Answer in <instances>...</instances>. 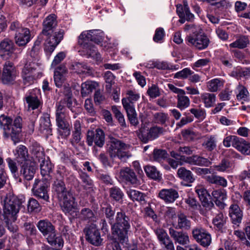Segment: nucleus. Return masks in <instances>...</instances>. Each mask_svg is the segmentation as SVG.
I'll return each mask as SVG.
<instances>
[{"mask_svg":"<svg viewBox=\"0 0 250 250\" xmlns=\"http://www.w3.org/2000/svg\"><path fill=\"white\" fill-rule=\"evenodd\" d=\"M177 106L179 108H186L189 105V99L185 95H177Z\"/></svg>","mask_w":250,"mask_h":250,"instance_id":"obj_63","label":"nucleus"},{"mask_svg":"<svg viewBox=\"0 0 250 250\" xmlns=\"http://www.w3.org/2000/svg\"><path fill=\"white\" fill-rule=\"evenodd\" d=\"M224 82L220 79H214L208 83V90L211 92H216L223 86Z\"/></svg>","mask_w":250,"mask_h":250,"instance_id":"obj_49","label":"nucleus"},{"mask_svg":"<svg viewBox=\"0 0 250 250\" xmlns=\"http://www.w3.org/2000/svg\"><path fill=\"white\" fill-rule=\"evenodd\" d=\"M140 97V94L135 89L127 90L126 97L124 98L122 100L125 109H135L133 103L138 101Z\"/></svg>","mask_w":250,"mask_h":250,"instance_id":"obj_19","label":"nucleus"},{"mask_svg":"<svg viewBox=\"0 0 250 250\" xmlns=\"http://www.w3.org/2000/svg\"><path fill=\"white\" fill-rule=\"evenodd\" d=\"M26 101L29 108L35 109L40 107L41 102L36 96L30 95L26 98Z\"/></svg>","mask_w":250,"mask_h":250,"instance_id":"obj_52","label":"nucleus"},{"mask_svg":"<svg viewBox=\"0 0 250 250\" xmlns=\"http://www.w3.org/2000/svg\"><path fill=\"white\" fill-rule=\"evenodd\" d=\"M236 97L238 100L246 101L248 99L249 92L243 85L239 84L237 87Z\"/></svg>","mask_w":250,"mask_h":250,"instance_id":"obj_55","label":"nucleus"},{"mask_svg":"<svg viewBox=\"0 0 250 250\" xmlns=\"http://www.w3.org/2000/svg\"><path fill=\"white\" fill-rule=\"evenodd\" d=\"M144 170L146 175L154 180H159L161 178V175L159 171L154 166H146L144 167Z\"/></svg>","mask_w":250,"mask_h":250,"instance_id":"obj_48","label":"nucleus"},{"mask_svg":"<svg viewBox=\"0 0 250 250\" xmlns=\"http://www.w3.org/2000/svg\"><path fill=\"white\" fill-rule=\"evenodd\" d=\"M212 195L215 199L216 205L220 208H224V201L226 199L227 196L223 189H218L212 191Z\"/></svg>","mask_w":250,"mask_h":250,"instance_id":"obj_33","label":"nucleus"},{"mask_svg":"<svg viewBox=\"0 0 250 250\" xmlns=\"http://www.w3.org/2000/svg\"><path fill=\"white\" fill-rule=\"evenodd\" d=\"M235 148L243 154H250V143L242 138H239Z\"/></svg>","mask_w":250,"mask_h":250,"instance_id":"obj_42","label":"nucleus"},{"mask_svg":"<svg viewBox=\"0 0 250 250\" xmlns=\"http://www.w3.org/2000/svg\"><path fill=\"white\" fill-rule=\"evenodd\" d=\"M6 161L7 163L8 167L13 176L16 178H18L19 175L17 163L15 160H13L11 158H7L6 159Z\"/></svg>","mask_w":250,"mask_h":250,"instance_id":"obj_57","label":"nucleus"},{"mask_svg":"<svg viewBox=\"0 0 250 250\" xmlns=\"http://www.w3.org/2000/svg\"><path fill=\"white\" fill-rule=\"evenodd\" d=\"M80 178L82 180L84 188L90 189L92 188L93 186V181L86 173L81 172Z\"/></svg>","mask_w":250,"mask_h":250,"instance_id":"obj_64","label":"nucleus"},{"mask_svg":"<svg viewBox=\"0 0 250 250\" xmlns=\"http://www.w3.org/2000/svg\"><path fill=\"white\" fill-rule=\"evenodd\" d=\"M104 34L103 31L93 29L83 31L79 36L78 42L81 45L83 55L91 57L97 61L101 59V55L98 52L95 45L91 42L99 44L104 42Z\"/></svg>","mask_w":250,"mask_h":250,"instance_id":"obj_1","label":"nucleus"},{"mask_svg":"<svg viewBox=\"0 0 250 250\" xmlns=\"http://www.w3.org/2000/svg\"><path fill=\"white\" fill-rule=\"evenodd\" d=\"M126 193L129 198L133 201L146 202V195L139 191L130 189L127 191Z\"/></svg>","mask_w":250,"mask_h":250,"instance_id":"obj_39","label":"nucleus"},{"mask_svg":"<svg viewBox=\"0 0 250 250\" xmlns=\"http://www.w3.org/2000/svg\"><path fill=\"white\" fill-rule=\"evenodd\" d=\"M195 191L198 196L203 207L210 209L213 206L210 196L206 189L202 185H197L195 188Z\"/></svg>","mask_w":250,"mask_h":250,"instance_id":"obj_20","label":"nucleus"},{"mask_svg":"<svg viewBox=\"0 0 250 250\" xmlns=\"http://www.w3.org/2000/svg\"><path fill=\"white\" fill-rule=\"evenodd\" d=\"M188 42L198 50H203L208 47L209 40L204 33H193L187 38Z\"/></svg>","mask_w":250,"mask_h":250,"instance_id":"obj_9","label":"nucleus"},{"mask_svg":"<svg viewBox=\"0 0 250 250\" xmlns=\"http://www.w3.org/2000/svg\"><path fill=\"white\" fill-rule=\"evenodd\" d=\"M153 155L154 160L161 163L163 160L167 159L168 154L165 150L155 149L153 150Z\"/></svg>","mask_w":250,"mask_h":250,"instance_id":"obj_51","label":"nucleus"},{"mask_svg":"<svg viewBox=\"0 0 250 250\" xmlns=\"http://www.w3.org/2000/svg\"><path fill=\"white\" fill-rule=\"evenodd\" d=\"M109 196L112 200L116 202H120L122 200L124 197V193L122 190L118 187H113L109 190Z\"/></svg>","mask_w":250,"mask_h":250,"instance_id":"obj_44","label":"nucleus"},{"mask_svg":"<svg viewBox=\"0 0 250 250\" xmlns=\"http://www.w3.org/2000/svg\"><path fill=\"white\" fill-rule=\"evenodd\" d=\"M12 121L10 117L4 114L0 116V128L3 130V132L13 124Z\"/></svg>","mask_w":250,"mask_h":250,"instance_id":"obj_59","label":"nucleus"},{"mask_svg":"<svg viewBox=\"0 0 250 250\" xmlns=\"http://www.w3.org/2000/svg\"><path fill=\"white\" fill-rule=\"evenodd\" d=\"M206 180L211 184H214L217 185L226 187L227 186V181L224 177L212 174L206 177Z\"/></svg>","mask_w":250,"mask_h":250,"instance_id":"obj_40","label":"nucleus"},{"mask_svg":"<svg viewBox=\"0 0 250 250\" xmlns=\"http://www.w3.org/2000/svg\"><path fill=\"white\" fill-rule=\"evenodd\" d=\"M211 164V162L207 158L197 155L192 156L191 165H197L202 167H208Z\"/></svg>","mask_w":250,"mask_h":250,"instance_id":"obj_43","label":"nucleus"},{"mask_svg":"<svg viewBox=\"0 0 250 250\" xmlns=\"http://www.w3.org/2000/svg\"><path fill=\"white\" fill-rule=\"evenodd\" d=\"M56 120L58 126H65L69 124L67 119V115L65 111L57 110L56 113Z\"/></svg>","mask_w":250,"mask_h":250,"instance_id":"obj_47","label":"nucleus"},{"mask_svg":"<svg viewBox=\"0 0 250 250\" xmlns=\"http://www.w3.org/2000/svg\"><path fill=\"white\" fill-rule=\"evenodd\" d=\"M154 232L161 245L163 246L166 250H175L172 241L167 231L162 228H157Z\"/></svg>","mask_w":250,"mask_h":250,"instance_id":"obj_16","label":"nucleus"},{"mask_svg":"<svg viewBox=\"0 0 250 250\" xmlns=\"http://www.w3.org/2000/svg\"><path fill=\"white\" fill-rule=\"evenodd\" d=\"M104 133L102 129L98 128L95 131L87 132L86 142L89 146H92L94 143L96 146L102 147L104 144Z\"/></svg>","mask_w":250,"mask_h":250,"instance_id":"obj_15","label":"nucleus"},{"mask_svg":"<svg viewBox=\"0 0 250 250\" xmlns=\"http://www.w3.org/2000/svg\"><path fill=\"white\" fill-rule=\"evenodd\" d=\"M169 234L175 243L182 245H186L189 243V237L186 232L182 231H178L171 227L169 229Z\"/></svg>","mask_w":250,"mask_h":250,"instance_id":"obj_25","label":"nucleus"},{"mask_svg":"<svg viewBox=\"0 0 250 250\" xmlns=\"http://www.w3.org/2000/svg\"><path fill=\"white\" fill-rule=\"evenodd\" d=\"M191 222L187 216L181 213L178 215L177 224L176 229L187 230L190 228Z\"/></svg>","mask_w":250,"mask_h":250,"instance_id":"obj_34","label":"nucleus"},{"mask_svg":"<svg viewBox=\"0 0 250 250\" xmlns=\"http://www.w3.org/2000/svg\"><path fill=\"white\" fill-rule=\"evenodd\" d=\"M98 86V83L94 81H87L81 85V94L83 97L88 96Z\"/></svg>","mask_w":250,"mask_h":250,"instance_id":"obj_31","label":"nucleus"},{"mask_svg":"<svg viewBox=\"0 0 250 250\" xmlns=\"http://www.w3.org/2000/svg\"><path fill=\"white\" fill-rule=\"evenodd\" d=\"M83 231L88 242L95 246L102 245L103 239L101 238L99 230L95 225H91L85 227Z\"/></svg>","mask_w":250,"mask_h":250,"instance_id":"obj_11","label":"nucleus"},{"mask_svg":"<svg viewBox=\"0 0 250 250\" xmlns=\"http://www.w3.org/2000/svg\"><path fill=\"white\" fill-rule=\"evenodd\" d=\"M202 98L207 108L212 107L215 101V96L214 94L204 93L202 95Z\"/></svg>","mask_w":250,"mask_h":250,"instance_id":"obj_53","label":"nucleus"},{"mask_svg":"<svg viewBox=\"0 0 250 250\" xmlns=\"http://www.w3.org/2000/svg\"><path fill=\"white\" fill-rule=\"evenodd\" d=\"M47 188V186L42 182L36 179L32 188V191L35 196L47 202L49 198Z\"/></svg>","mask_w":250,"mask_h":250,"instance_id":"obj_23","label":"nucleus"},{"mask_svg":"<svg viewBox=\"0 0 250 250\" xmlns=\"http://www.w3.org/2000/svg\"><path fill=\"white\" fill-rule=\"evenodd\" d=\"M31 38L30 31L27 28L23 29L15 34V42L19 46H25L30 41Z\"/></svg>","mask_w":250,"mask_h":250,"instance_id":"obj_27","label":"nucleus"},{"mask_svg":"<svg viewBox=\"0 0 250 250\" xmlns=\"http://www.w3.org/2000/svg\"><path fill=\"white\" fill-rule=\"evenodd\" d=\"M13 152L18 163L22 164L23 162H28L29 154L25 146L21 145L18 146Z\"/></svg>","mask_w":250,"mask_h":250,"instance_id":"obj_29","label":"nucleus"},{"mask_svg":"<svg viewBox=\"0 0 250 250\" xmlns=\"http://www.w3.org/2000/svg\"><path fill=\"white\" fill-rule=\"evenodd\" d=\"M108 146L107 151L111 159L118 158L121 159L126 156L124 150L128 148V146L121 141L110 137Z\"/></svg>","mask_w":250,"mask_h":250,"instance_id":"obj_7","label":"nucleus"},{"mask_svg":"<svg viewBox=\"0 0 250 250\" xmlns=\"http://www.w3.org/2000/svg\"><path fill=\"white\" fill-rule=\"evenodd\" d=\"M67 72V69L64 64L56 67L54 72V80L56 86L60 87L62 85Z\"/></svg>","mask_w":250,"mask_h":250,"instance_id":"obj_26","label":"nucleus"},{"mask_svg":"<svg viewBox=\"0 0 250 250\" xmlns=\"http://www.w3.org/2000/svg\"><path fill=\"white\" fill-rule=\"evenodd\" d=\"M158 197L167 204L174 202L179 197L178 191L172 188H163L160 190Z\"/></svg>","mask_w":250,"mask_h":250,"instance_id":"obj_22","label":"nucleus"},{"mask_svg":"<svg viewBox=\"0 0 250 250\" xmlns=\"http://www.w3.org/2000/svg\"><path fill=\"white\" fill-rule=\"evenodd\" d=\"M32 154L35 158L36 161L40 162L45 159V154L43 148L37 143L33 144L31 149Z\"/></svg>","mask_w":250,"mask_h":250,"instance_id":"obj_37","label":"nucleus"},{"mask_svg":"<svg viewBox=\"0 0 250 250\" xmlns=\"http://www.w3.org/2000/svg\"><path fill=\"white\" fill-rule=\"evenodd\" d=\"M13 42L8 39H4L0 42V56L4 59H15L17 54L15 53Z\"/></svg>","mask_w":250,"mask_h":250,"instance_id":"obj_13","label":"nucleus"},{"mask_svg":"<svg viewBox=\"0 0 250 250\" xmlns=\"http://www.w3.org/2000/svg\"><path fill=\"white\" fill-rule=\"evenodd\" d=\"M17 75V71L14 64L9 61L5 62L3 66L2 80L4 83H8L14 80Z\"/></svg>","mask_w":250,"mask_h":250,"instance_id":"obj_21","label":"nucleus"},{"mask_svg":"<svg viewBox=\"0 0 250 250\" xmlns=\"http://www.w3.org/2000/svg\"><path fill=\"white\" fill-rule=\"evenodd\" d=\"M104 213L106 218L111 226L115 221V211L110 205H108L105 207H103L102 209Z\"/></svg>","mask_w":250,"mask_h":250,"instance_id":"obj_45","label":"nucleus"},{"mask_svg":"<svg viewBox=\"0 0 250 250\" xmlns=\"http://www.w3.org/2000/svg\"><path fill=\"white\" fill-rule=\"evenodd\" d=\"M37 227L47 242L52 246L62 247L63 241L61 236H57L55 226L48 220H40Z\"/></svg>","mask_w":250,"mask_h":250,"instance_id":"obj_4","label":"nucleus"},{"mask_svg":"<svg viewBox=\"0 0 250 250\" xmlns=\"http://www.w3.org/2000/svg\"><path fill=\"white\" fill-rule=\"evenodd\" d=\"M16 220L13 219L12 217H3V221L5 224V227L12 233H16L18 230V226L14 224Z\"/></svg>","mask_w":250,"mask_h":250,"instance_id":"obj_56","label":"nucleus"},{"mask_svg":"<svg viewBox=\"0 0 250 250\" xmlns=\"http://www.w3.org/2000/svg\"><path fill=\"white\" fill-rule=\"evenodd\" d=\"M42 41H45L44 38L39 35L33 46L29 52V54L32 58H36L38 55L40 49V44Z\"/></svg>","mask_w":250,"mask_h":250,"instance_id":"obj_50","label":"nucleus"},{"mask_svg":"<svg viewBox=\"0 0 250 250\" xmlns=\"http://www.w3.org/2000/svg\"><path fill=\"white\" fill-rule=\"evenodd\" d=\"M229 215L234 228L239 227L243 219V211L236 204H232L229 208Z\"/></svg>","mask_w":250,"mask_h":250,"instance_id":"obj_17","label":"nucleus"},{"mask_svg":"<svg viewBox=\"0 0 250 250\" xmlns=\"http://www.w3.org/2000/svg\"><path fill=\"white\" fill-rule=\"evenodd\" d=\"M74 130L72 133V138L70 142L73 146L78 144L81 139V126L80 121H76L74 125Z\"/></svg>","mask_w":250,"mask_h":250,"instance_id":"obj_38","label":"nucleus"},{"mask_svg":"<svg viewBox=\"0 0 250 250\" xmlns=\"http://www.w3.org/2000/svg\"><path fill=\"white\" fill-rule=\"evenodd\" d=\"M22 126V118L20 116L16 117L10 127L3 132L4 138L5 139L10 138L14 144L16 145L20 141Z\"/></svg>","mask_w":250,"mask_h":250,"instance_id":"obj_8","label":"nucleus"},{"mask_svg":"<svg viewBox=\"0 0 250 250\" xmlns=\"http://www.w3.org/2000/svg\"><path fill=\"white\" fill-rule=\"evenodd\" d=\"M130 218L121 210L116 213L115 219L111 226V233L122 244L128 241L130 229Z\"/></svg>","mask_w":250,"mask_h":250,"instance_id":"obj_2","label":"nucleus"},{"mask_svg":"<svg viewBox=\"0 0 250 250\" xmlns=\"http://www.w3.org/2000/svg\"><path fill=\"white\" fill-rule=\"evenodd\" d=\"M39 14V9H35L33 12L28 17L27 19V23L29 27L33 28L37 27L40 21Z\"/></svg>","mask_w":250,"mask_h":250,"instance_id":"obj_41","label":"nucleus"},{"mask_svg":"<svg viewBox=\"0 0 250 250\" xmlns=\"http://www.w3.org/2000/svg\"><path fill=\"white\" fill-rule=\"evenodd\" d=\"M21 204V201L16 196L10 193L7 194L4 201L3 217H12L13 219L17 220L16 215Z\"/></svg>","mask_w":250,"mask_h":250,"instance_id":"obj_6","label":"nucleus"},{"mask_svg":"<svg viewBox=\"0 0 250 250\" xmlns=\"http://www.w3.org/2000/svg\"><path fill=\"white\" fill-rule=\"evenodd\" d=\"M177 174L180 179L188 183H192L195 180L191 171L187 169L185 167L179 168L177 171Z\"/></svg>","mask_w":250,"mask_h":250,"instance_id":"obj_35","label":"nucleus"},{"mask_svg":"<svg viewBox=\"0 0 250 250\" xmlns=\"http://www.w3.org/2000/svg\"><path fill=\"white\" fill-rule=\"evenodd\" d=\"M61 202V208L66 214L74 216L77 212V204L71 193L59 199Z\"/></svg>","mask_w":250,"mask_h":250,"instance_id":"obj_10","label":"nucleus"},{"mask_svg":"<svg viewBox=\"0 0 250 250\" xmlns=\"http://www.w3.org/2000/svg\"><path fill=\"white\" fill-rule=\"evenodd\" d=\"M192 234L196 241L204 247H208L211 244V235L203 228H194L192 230Z\"/></svg>","mask_w":250,"mask_h":250,"instance_id":"obj_12","label":"nucleus"},{"mask_svg":"<svg viewBox=\"0 0 250 250\" xmlns=\"http://www.w3.org/2000/svg\"><path fill=\"white\" fill-rule=\"evenodd\" d=\"M56 24V16L53 14L49 15L43 21V28L40 35L44 38L45 44L53 47H55L60 42L63 37V31L62 30L55 32L52 35Z\"/></svg>","mask_w":250,"mask_h":250,"instance_id":"obj_3","label":"nucleus"},{"mask_svg":"<svg viewBox=\"0 0 250 250\" xmlns=\"http://www.w3.org/2000/svg\"><path fill=\"white\" fill-rule=\"evenodd\" d=\"M53 189L59 199L71 193L69 191L66 189L65 185L62 179H56L54 181L53 184Z\"/></svg>","mask_w":250,"mask_h":250,"instance_id":"obj_28","label":"nucleus"},{"mask_svg":"<svg viewBox=\"0 0 250 250\" xmlns=\"http://www.w3.org/2000/svg\"><path fill=\"white\" fill-rule=\"evenodd\" d=\"M249 43L248 38L246 36H242L237 39L235 42L230 43L229 47L230 48L243 49L247 47Z\"/></svg>","mask_w":250,"mask_h":250,"instance_id":"obj_46","label":"nucleus"},{"mask_svg":"<svg viewBox=\"0 0 250 250\" xmlns=\"http://www.w3.org/2000/svg\"><path fill=\"white\" fill-rule=\"evenodd\" d=\"M80 217L83 220L94 221L95 216L93 211L88 208H83L80 213Z\"/></svg>","mask_w":250,"mask_h":250,"instance_id":"obj_58","label":"nucleus"},{"mask_svg":"<svg viewBox=\"0 0 250 250\" xmlns=\"http://www.w3.org/2000/svg\"><path fill=\"white\" fill-rule=\"evenodd\" d=\"M219 60L225 67L230 68L232 66V60L228 53L223 52L219 57Z\"/></svg>","mask_w":250,"mask_h":250,"instance_id":"obj_60","label":"nucleus"},{"mask_svg":"<svg viewBox=\"0 0 250 250\" xmlns=\"http://www.w3.org/2000/svg\"><path fill=\"white\" fill-rule=\"evenodd\" d=\"M164 129L163 128L157 126H154L150 128L147 134L144 133V128L142 127L140 129V134H138V137L141 140L146 143L150 140H153L159 137L163 133Z\"/></svg>","mask_w":250,"mask_h":250,"instance_id":"obj_18","label":"nucleus"},{"mask_svg":"<svg viewBox=\"0 0 250 250\" xmlns=\"http://www.w3.org/2000/svg\"><path fill=\"white\" fill-rule=\"evenodd\" d=\"M36 170L34 162H26L21 166L20 175L27 181L31 180L34 177Z\"/></svg>","mask_w":250,"mask_h":250,"instance_id":"obj_24","label":"nucleus"},{"mask_svg":"<svg viewBox=\"0 0 250 250\" xmlns=\"http://www.w3.org/2000/svg\"><path fill=\"white\" fill-rule=\"evenodd\" d=\"M41 173L42 176H49L53 171V165L49 160L45 159L40 161Z\"/></svg>","mask_w":250,"mask_h":250,"instance_id":"obj_36","label":"nucleus"},{"mask_svg":"<svg viewBox=\"0 0 250 250\" xmlns=\"http://www.w3.org/2000/svg\"><path fill=\"white\" fill-rule=\"evenodd\" d=\"M212 223L221 232L223 231L225 220L222 213L220 212L217 214L213 219Z\"/></svg>","mask_w":250,"mask_h":250,"instance_id":"obj_54","label":"nucleus"},{"mask_svg":"<svg viewBox=\"0 0 250 250\" xmlns=\"http://www.w3.org/2000/svg\"><path fill=\"white\" fill-rule=\"evenodd\" d=\"M43 68L42 64L28 61L25 63L22 70V77L25 85H29L34 80L42 76Z\"/></svg>","mask_w":250,"mask_h":250,"instance_id":"obj_5","label":"nucleus"},{"mask_svg":"<svg viewBox=\"0 0 250 250\" xmlns=\"http://www.w3.org/2000/svg\"><path fill=\"white\" fill-rule=\"evenodd\" d=\"M74 70L79 74H83L88 72L89 67L83 62H75L73 65Z\"/></svg>","mask_w":250,"mask_h":250,"instance_id":"obj_62","label":"nucleus"},{"mask_svg":"<svg viewBox=\"0 0 250 250\" xmlns=\"http://www.w3.org/2000/svg\"><path fill=\"white\" fill-rule=\"evenodd\" d=\"M239 137L236 136H229L225 138L223 140V145L226 147H230L231 145L235 148L239 140Z\"/></svg>","mask_w":250,"mask_h":250,"instance_id":"obj_61","label":"nucleus"},{"mask_svg":"<svg viewBox=\"0 0 250 250\" xmlns=\"http://www.w3.org/2000/svg\"><path fill=\"white\" fill-rule=\"evenodd\" d=\"M51 125L50 120V115L45 113L41 118L40 130L41 132L46 136L52 135Z\"/></svg>","mask_w":250,"mask_h":250,"instance_id":"obj_30","label":"nucleus"},{"mask_svg":"<svg viewBox=\"0 0 250 250\" xmlns=\"http://www.w3.org/2000/svg\"><path fill=\"white\" fill-rule=\"evenodd\" d=\"M202 147L208 151H212L215 149L217 146V140L213 135L205 137L202 143Z\"/></svg>","mask_w":250,"mask_h":250,"instance_id":"obj_32","label":"nucleus"},{"mask_svg":"<svg viewBox=\"0 0 250 250\" xmlns=\"http://www.w3.org/2000/svg\"><path fill=\"white\" fill-rule=\"evenodd\" d=\"M119 178L126 184H131L134 187L140 185V180L135 172L128 167H124L120 170Z\"/></svg>","mask_w":250,"mask_h":250,"instance_id":"obj_14","label":"nucleus"}]
</instances>
